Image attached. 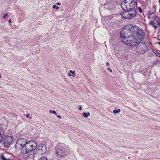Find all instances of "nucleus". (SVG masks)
Instances as JSON below:
<instances>
[{
	"label": "nucleus",
	"mask_w": 160,
	"mask_h": 160,
	"mask_svg": "<svg viewBox=\"0 0 160 160\" xmlns=\"http://www.w3.org/2000/svg\"><path fill=\"white\" fill-rule=\"evenodd\" d=\"M129 32L134 38V42L137 43L141 42L145 36L144 31L136 26H131L129 29Z\"/></svg>",
	"instance_id": "1"
},
{
	"label": "nucleus",
	"mask_w": 160,
	"mask_h": 160,
	"mask_svg": "<svg viewBox=\"0 0 160 160\" xmlns=\"http://www.w3.org/2000/svg\"><path fill=\"white\" fill-rule=\"evenodd\" d=\"M129 30H125V31L122 30L120 32L121 38L122 42L125 43L128 45H130L131 46H135L136 45V43L134 41V38L132 35H128V32Z\"/></svg>",
	"instance_id": "2"
},
{
	"label": "nucleus",
	"mask_w": 160,
	"mask_h": 160,
	"mask_svg": "<svg viewBox=\"0 0 160 160\" xmlns=\"http://www.w3.org/2000/svg\"><path fill=\"white\" fill-rule=\"evenodd\" d=\"M37 146V143L34 141L27 142L23 149V153H28L35 149Z\"/></svg>",
	"instance_id": "3"
},
{
	"label": "nucleus",
	"mask_w": 160,
	"mask_h": 160,
	"mask_svg": "<svg viewBox=\"0 0 160 160\" xmlns=\"http://www.w3.org/2000/svg\"><path fill=\"white\" fill-rule=\"evenodd\" d=\"M137 45L136 51L138 54H143L148 50V46L147 44L144 42H141L138 43H136V46Z\"/></svg>",
	"instance_id": "4"
},
{
	"label": "nucleus",
	"mask_w": 160,
	"mask_h": 160,
	"mask_svg": "<svg viewBox=\"0 0 160 160\" xmlns=\"http://www.w3.org/2000/svg\"><path fill=\"white\" fill-rule=\"evenodd\" d=\"M133 0H125L121 3V6L123 11H127L133 9L135 6Z\"/></svg>",
	"instance_id": "5"
},
{
	"label": "nucleus",
	"mask_w": 160,
	"mask_h": 160,
	"mask_svg": "<svg viewBox=\"0 0 160 160\" xmlns=\"http://www.w3.org/2000/svg\"><path fill=\"white\" fill-rule=\"evenodd\" d=\"M124 11V12L121 13V15L122 18L125 19H131L134 17L136 15V12L134 9Z\"/></svg>",
	"instance_id": "6"
},
{
	"label": "nucleus",
	"mask_w": 160,
	"mask_h": 160,
	"mask_svg": "<svg viewBox=\"0 0 160 160\" xmlns=\"http://www.w3.org/2000/svg\"><path fill=\"white\" fill-rule=\"evenodd\" d=\"M65 148L58 145L56 147L55 153L59 158H62L68 154V152L65 151Z\"/></svg>",
	"instance_id": "7"
},
{
	"label": "nucleus",
	"mask_w": 160,
	"mask_h": 160,
	"mask_svg": "<svg viewBox=\"0 0 160 160\" xmlns=\"http://www.w3.org/2000/svg\"><path fill=\"white\" fill-rule=\"evenodd\" d=\"M27 140L24 138L18 139L16 142L15 147L16 148L20 149L23 152V149L27 142Z\"/></svg>",
	"instance_id": "8"
},
{
	"label": "nucleus",
	"mask_w": 160,
	"mask_h": 160,
	"mask_svg": "<svg viewBox=\"0 0 160 160\" xmlns=\"http://www.w3.org/2000/svg\"><path fill=\"white\" fill-rule=\"evenodd\" d=\"M13 140V138L11 136H7L4 139V143L6 147H8Z\"/></svg>",
	"instance_id": "9"
},
{
	"label": "nucleus",
	"mask_w": 160,
	"mask_h": 160,
	"mask_svg": "<svg viewBox=\"0 0 160 160\" xmlns=\"http://www.w3.org/2000/svg\"><path fill=\"white\" fill-rule=\"evenodd\" d=\"M39 150L40 151L41 154L45 153L47 151V148L46 146L44 144H42L39 146Z\"/></svg>",
	"instance_id": "10"
},
{
	"label": "nucleus",
	"mask_w": 160,
	"mask_h": 160,
	"mask_svg": "<svg viewBox=\"0 0 160 160\" xmlns=\"http://www.w3.org/2000/svg\"><path fill=\"white\" fill-rule=\"evenodd\" d=\"M69 72V73L68 74V75L69 76H72L73 77H74L75 75V71H72L71 70H70Z\"/></svg>",
	"instance_id": "11"
},
{
	"label": "nucleus",
	"mask_w": 160,
	"mask_h": 160,
	"mask_svg": "<svg viewBox=\"0 0 160 160\" xmlns=\"http://www.w3.org/2000/svg\"><path fill=\"white\" fill-rule=\"evenodd\" d=\"M90 115V114L89 112H88L87 113L84 112L83 113L82 116L85 118H87Z\"/></svg>",
	"instance_id": "12"
},
{
	"label": "nucleus",
	"mask_w": 160,
	"mask_h": 160,
	"mask_svg": "<svg viewBox=\"0 0 160 160\" xmlns=\"http://www.w3.org/2000/svg\"><path fill=\"white\" fill-rule=\"evenodd\" d=\"M28 158L32 159L34 157V153L33 152L31 153L28 156Z\"/></svg>",
	"instance_id": "13"
},
{
	"label": "nucleus",
	"mask_w": 160,
	"mask_h": 160,
	"mask_svg": "<svg viewBox=\"0 0 160 160\" xmlns=\"http://www.w3.org/2000/svg\"><path fill=\"white\" fill-rule=\"evenodd\" d=\"M153 52L156 55V56L158 57H160V54L156 50H154Z\"/></svg>",
	"instance_id": "14"
},
{
	"label": "nucleus",
	"mask_w": 160,
	"mask_h": 160,
	"mask_svg": "<svg viewBox=\"0 0 160 160\" xmlns=\"http://www.w3.org/2000/svg\"><path fill=\"white\" fill-rule=\"evenodd\" d=\"M121 112V110L120 109L118 110H113V112L114 114L119 113Z\"/></svg>",
	"instance_id": "15"
},
{
	"label": "nucleus",
	"mask_w": 160,
	"mask_h": 160,
	"mask_svg": "<svg viewBox=\"0 0 160 160\" xmlns=\"http://www.w3.org/2000/svg\"><path fill=\"white\" fill-rule=\"evenodd\" d=\"M1 160H10V159L9 158H6L3 154L1 156Z\"/></svg>",
	"instance_id": "16"
},
{
	"label": "nucleus",
	"mask_w": 160,
	"mask_h": 160,
	"mask_svg": "<svg viewBox=\"0 0 160 160\" xmlns=\"http://www.w3.org/2000/svg\"><path fill=\"white\" fill-rule=\"evenodd\" d=\"M49 112L50 113H52L55 114H57V113L56 112V111L55 110H49Z\"/></svg>",
	"instance_id": "17"
},
{
	"label": "nucleus",
	"mask_w": 160,
	"mask_h": 160,
	"mask_svg": "<svg viewBox=\"0 0 160 160\" xmlns=\"http://www.w3.org/2000/svg\"><path fill=\"white\" fill-rule=\"evenodd\" d=\"M38 160H48L47 158L45 157H41Z\"/></svg>",
	"instance_id": "18"
},
{
	"label": "nucleus",
	"mask_w": 160,
	"mask_h": 160,
	"mask_svg": "<svg viewBox=\"0 0 160 160\" xmlns=\"http://www.w3.org/2000/svg\"><path fill=\"white\" fill-rule=\"evenodd\" d=\"M150 23L153 26H154V25L155 24L154 22L152 21H150Z\"/></svg>",
	"instance_id": "19"
},
{
	"label": "nucleus",
	"mask_w": 160,
	"mask_h": 160,
	"mask_svg": "<svg viewBox=\"0 0 160 160\" xmlns=\"http://www.w3.org/2000/svg\"><path fill=\"white\" fill-rule=\"evenodd\" d=\"M52 8H55L56 10H58L59 7L58 6H56L55 5H54L52 6Z\"/></svg>",
	"instance_id": "20"
},
{
	"label": "nucleus",
	"mask_w": 160,
	"mask_h": 160,
	"mask_svg": "<svg viewBox=\"0 0 160 160\" xmlns=\"http://www.w3.org/2000/svg\"><path fill=\"white\" fill-rule=\"evenodd\" d=\"M30 114L29 113H28L26 115V117L27 118H29L30 119L32 118V117L30 116Z\"/></svg>",
	"instance_id": "21"
},
{
	"label": "nucleus",
	"mask_w": 160,
	"mask_h": 160,
	"mask_svg": "<svg viewBox=\"0 0 160 160\" xmlns=\"http://www.w3.org/2000/svg\"><path fill=\"white\" fill-rule=\"evenodd\" d=\"M138 10H139V11L140 13H142V8H140L139 7L138 8Z\"/></svg>",
	"instance_id": "22"
},
{
	"label": "nucleus",
	"mask_w": 160,
	"mask_h": 160,
	"mask_svg": "<svg viewBox=\"0 0 160 160\" xmlns=\"http://www.w3.org/2000/svg\"><path fill=\"white\" fill-rule=\"evenodd\" d=\"M8 15V13H6V14H5L4 15V16H3V18H6V16H7Z\"/></svg>",
	"instance_id": "23"
},
{
	"label": "nucleus",
	"mask_w": 160,
	"mask_h": 160,
	"mask_svg": "<svg viewBox=\"0 0 160 160\" xmlns=\"http://www.w3.org/2000/svg\"><path fill=\"white\" fill-rule=\"evenodd\" d=\"M107 70L109 71L110 72H112V70L111 69H110L109 68H108Z\"/></svg>",
	"instance_id": "24"
},
{
	"label": "nucleus",
	"mask_w": 160,
	"mask_h": 160,
	"mask_svg": "<svg viewBox=\"0 0 160 160\" xmlns=\"http://www.w3.org/2000/svg\"><path fill=\"white\" fill-rule=\"evenodd\" d=\"M106 65L107 66H109L110 65V64L108 62H107L106 63Z\"/></svg>",
	"instance_id": "25"
},
{
	"label": "nucleus",
	"mask_w": 160,
	"mask_h": 160,
	"mask_svg": "<svg viewBox=\"0 0 160 160\" xmlns=\"http://www.w3.org/2000/svg\"><path fill=\"white\" fill-rule=\"evenodd\" d=\"M153 26L154 27V28L155 29H156L158 27L157 26L155 25H154V26Z\"/></svg>",
	"instance_id": "26"
},
{
	"label": "nucleus",
	"mask_w": 160,
	"mask_h": 160,
	"mask_svg": "<svg viewBox=\"0 0 160 160\" xmlns=\"http://www.w3.org/2000/svg\"><path fill=\"white\" fill-rule=\"evenodd\" d=\"M11 22H12V21H11V19H10L9 20H8V22L9 23H11Z\"/></svg>",
	"instance_id": "27"
},
{
	"label": "nucleus",
	"mask_w": 160,
	"mask_h": 160,
	"mask_svg": "<svg viewBox=\"0 0 160 160\" xmlns=\"http://www.w3.org/2000/svg\"><path fill=\"white\" fill-rule=\"evenodd\" d=\"M57 117L58 118H61V117L60 115H57Z\"/></svg>",
	"instance_id": "28"
},
{
	"label": "nucleus",
	"mask_w": 160,
	"mask_h": 160,
	"mask_svg": "<svg viewBox=\"0 0 160 160\" xmlns=\"http://www.w3.org/2000/svg\"><path fill=\"white\" fill-rule=\"evenodd\" d=\"M79 109L80 110H82V106H80L79 107Z\"/></svg>",
	"instance_id": "29"
},
{
	"label": "nucleus",
	"mask_w": 160,
	"mask_h": 160,
	"mask_svg": "<svg viewBox=\"0 0 160 160\" xmlns=\"http://www.w3.org/2000/svg\"><path fill=\"white\" fill-rule=\"evenodd\" d=\"M57 4L58 5H61V3H60V2H57Z\"/></svg>",
	"instance_id": "30"
},
{
	"label": "nucleus",
	"mask_w": 160,
	"mask_h": 160,
	"mask_svg": "<svg viewBox=\"0 0 160 160\" xmlns=\"http://www.w3.org/2000/svg\"><path fill=\"white\" fill-rule=\"evenodd\" d=\"M157 21L158 22H159V20H158Z\"/></svg>",
	"instance_id": "31"
},
{
	"label": "nucleus",
	"mask_w": 160,
	"mask_h": 160,
	"mask_svg": "<svg viewBox=\"0 0 160 160\" xmlns=\"http://www.w3.org/2000/svg\"><path fill=\"white\" fill-rule=\"evenodd\" d=\"M159 12H160V9H159Z\"/></svg>",
	"instance_id": "32"
},
{
	"label": "nucleus",
	"mask_w": 160,
	"mask_h": 160,
	"mask_svg": "<svg viewBox=\"0 0 160 160\" xmlns=\"http://www.w3.org/2000/svg\"><path fill=\"white\" fill-rule=\"evenodd\" d=\"M159 2H160V0H159Z\"/></svg>",
	"instance_id": "33"
},
{
	"label": "nucleus",
	"mask_w": 160,
	"mask_h": 160,
	"mask_svg": "<svg viewBox=\"0 0 160 160\" xmlns=\"http://www.w3.org/2000/svg\"><path fill=\"white\" fill-rule=\"evenodd\" d=\"M159 44L160 45V42H159Z\"/></svg>",
	"instance_id": "34"
}]
</instances>
